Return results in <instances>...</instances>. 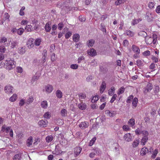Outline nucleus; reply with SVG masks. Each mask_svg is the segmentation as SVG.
I'll use <instances>...</instances> for the list:
<instances>
[{
  "label": "nucleus",
  "instance_id": "nucleus-55",
  "mask_svg": "<svg viewBox=\"0 0 160 160\" xmlns=\"http://www.w3.org/2000/svg\"><path fill=\"white\" fill-rule=\"evenodd\" d=\"M91 65L94 67L97 66V63L96 61L95 60H92L91 62Z\"/></svg>",
  "mask_w": 160,
  "mask_h": 160
},
{
  "label": "nucleus",
  "instance_id": "nucleus-1",
  "mask_svg": "<svg viewBox=\"0 0 160 160\" xmlns=\"http://www.w3.org/2000/svg\"><path fill=\"white\" fill-rule=\"evenodd\" d=\"M14 63L15 62L11 59L6 60L4 63L5 68L8 70L12 69L15 67Z\"/></svg>",
  "mask_w": 160,
  "mask_h": 160
},
{
  "label": "nucleus",
  "instance_id": "nucleus-9",
  "mask_svg": "<svg viewBox=\"0 0 160 160\" xmlns=\"http://www.w3.org/2000/svg\"><path fill=\"white\" fill-rule=\"evenodd\" d=\"M47 123L48 121L47 120L45 121L43 120H40L38 122L39 126L42 127H46L47 126Z\"/></svg>",
  "mask_w": 160,
  "mask_h": 160
},
{
  "label": "nucleus",
  "instance_id": "nucleus-33",
  "mask_svg": "<svg viewBox=\"0 0 160 160\" xmlns=\"http://www.w3.org/2000/svg\"><path fill=\"white\" fill-rule=\"evenodd\" d=\"M41 42V39L40 38L37 39L34 42V44L36 46H39Z\"/></svg>",
  "mask_w": 160,
  "mask_h": 160
},
{
  "label": "nucleus",
  "instance_id": "nucleus-64",
  "mask_svg": "<svg viewBox=\"0 0 160 160\" xmlns=\"http://www.w3.org/2000/svg\"><path fill=\"white\" fill-rule=\"evenodd\" d=\"M133 98V96L132 95L129 96L127 100V103H130L131 102V100Z\"/></svg>",
  "mask_w": 160,
  "mask_h": 160
},
{
  "label": "nucleus",
  "instance_id": "nucleus-23",
  "mask_svg": "<svg viewBox=\"0 0 160 160\" xmlns=\"http://www.w3.org/2000/svg\"><path fill=\"white\" fill-rule=\"evenodd\" d=\"M41 105L42 108H46L48 107V103L46 101H43L41 102Z\"/></svg>",
  "mask_w": 160,
  "mask_h": 160
},
{
  "label": "nucleus",
  "instance_id": "nucleus-11",
  "mask_svg": "<svg viewBox=\"0 0 160 160\" xmlns=\"http://www.w3.org/2000/svg\"><path fill=\"white\" fill-rule=\"evenodd\" d=\"M12 87L9 85L6 86L4 88V91L6 92L12 93Z\"/></svg>",
  "mask_w": 160,
  "mask_h": 160
},
{
  "label": "nucleus",
  "instance_id": "nucleus-10",
  "mask_svg": "<svg viewBox=\"0 0 160 160\" xmlns=\"http://www.w3.org/2000/svg\"><path fill=\"white\" fill-rule=\"evenodd\" d=\"M45 89L46 92L48 93H50L53 89V87L52 85L48 84L46 86Z\"/></svg>",
  "mask_w": 160,
  "mask_h": 160
},
{
  "label": "nucleus",
  "instance_id": "nucleus-56",
  "mask_svg": "<svg viewBox=\"0 0 160 160\" xmlns=\"http://www.w3.org/2000/svg\"><path fill=\"white\" fill-rule=\"evenodd\" d=\"M32 27L31 25H27L25 28V29L28 32H30L31 31V28Z\"/></svg>",
  "mask_w": 160,
  "mask_h": 160
},
{
  "label": "nucleus",
  "instance_id": "nucleus-47",
  "mask_svg": "<svg viewBox=\"0 0 160 160\" xmlns=\"http://www.w3.org/2000/svg\"><path fill=\"white\" fill-rule=\"evenodd\" d=\"M136 63L138 67H140L143 66V63L140 60L138 59L136 61Z\"/></svg>",
  "mask_w": 160,
  "mask_h": 160
},
{
  "label": "nucleus",
  "instance_id": "nucleus-19",
  "mask_svg": "<svg viewBox=\"0 0 160 160\" xmlns=\"http://www.w3.org/2000/svg\"><path fill=\"white\" fill-rule=\"evenodd\" d=\"M127 0H117L115 2V4L116 6L119 5L121 4L126 2Z\"/></svg>",
  "mask_w": 160,
  "mask_h": 160
},
{
  "label": "nucleus",
  "instance_id": "nucleus-8",
  "mask_svg": "<svg viewBox=\"0 0 160 160\" xmlns=\"http://www.w3.org/2000/svg\"><path fill=\"white\" fill-rule=\"evenodd\" d=\"M132 50L135 53L139 54L140 53V50L138 47L137 46L132 45Z\"/></svg>",
  "mask_w": 160,
  "mask_h": 160
},
{
  "label": "nucleus",
  "instance_id": "nucleus-14",
  "mask_svg": "<svg viewBox=\"0 0 160 160\" xmlns=\"http://www.w3.org/2000/svg\"><path fill=\"white\" fill-rule=\"evenodd\" d=\"M33 142V138L31 136L27 139V145L28 147H30Z\"/></svg>",
  "mask_w": 160,
  "mask_h": 160
},
{
  "label": "nucleus",
  "instance_id": "nucleus-22",
  "mask_svg": "<svg viewBox=\"0 0 160 160\" xmlns=\"http://www.w3.org/2000/svg\"><path fill=\"white\" fill-rule=\"evenodd\" d=\"M142 19L141 18H139L138 19H133L132 22V25H134L137 24L139 22L141 21Z\"/></svg>",
  "mask_w": 160,
  "mask_h": 160
},
{
  "label": "nucleus",
  "instance_id": "nucleus-35",
  "mask_svg": "<svg viewBox=\"0 0 160 160\" xmlns=\"http://www.w3.org/2000/svg\"><path fill=\"white\" fill-rule=\"evenodd\" d=\"M53 139V137L52 135H49L47 136L46 138V142H51Z\"/></svg>",
  "mask_w": 160,
  "mask_h": 160
},
{
  "label": "nucleus",
  "instance_id": "nucleus-32",
  "mask_svg": "<svg viewBox=\"0 0 160 160\" xmlns=\"http://www.w3.org/2000/svg\"><path fill=\"white\" fill-rule=\"evenodd\" d=\"M33 101V97L32 96H30L27 99L26 103L27 104H29L30 103L32 102Z\"/></svg>",
  "mask_w": 160,
  "mask_h": 160
},
{
  "label": "nucleus",
  "instance_id": "nucleus-26",
  "mask_svg": "<svg viewBox=\"0 0 160 160\" xmlns=\"http://www.w3.org/2000/svg\"><path fill=\"white\" fill-rule=\"evenodd\" d=\"M139 143V140H134L132 143V146L133 148H136L137 147Z\"/></svg>",
  "mask_w": 160,
  "mask_h": 160
},
{
  "label": "nucleus",
  "instance_id": "nucleus-37",
  "mask_svg": "<svg viewBox=\"0 0 160 160\" xmlns=\"http://www.w3.org/2000/svg\"><path fill=\"white\" fill-rule=\"evenodd\" d=\"M21 158V155L20 154H15L13 158V160H20Z\"/></svg>",
  "mask_w": 160,
  "mask_h": 160
},
{
  "label": "nucleus",
  "instance_id": "nucleus-44",
  "mask_svg": "<svg viewBox=\"0 0 160 160\" xmlns=\"http://www.w3.org/2000/svg\"><path fill=\"white\" fill-rule=\"evenodd\" d=\"M125 90V88L122 87H121L117 93L118 95H120L124 92Z\"/></svg>",
  "mask_w": 160,
  "mask_h": 160
},
{
  "label": "nucleus",
  "instance_id": "nucleus-36",
  "mask_svg": "<svg viewBox=\"0 0 160 160\" xmlns=\"http://www.w3.org/2000/svg\"><path fill=\"white\" fill-rule=\"evenodd\" d=\"M10 15L8 14V13L6 12L4 13V19H5V20H7L8 22L10 21Z\"/></svg>",
  "mask_w": 160,
  "mask_h": 160
},
{
  "label": "nucleus",
  "instance_id": "nucleus-46",
  "mask_svg": "<svg viewBox=\"0 0 160 160\" xmlns=\"http://www.w3.org/2000/svg\"><path fill=\"white\" fill-rule=\"evenodd\" d=\"M99 98V97L98 96H96L93 97L92 100V103L95 102L98 100Z\"/></svg>",
  "mask_w": 160,
  "mask_h": 160
},
{
  "label": "nucleus",
  "instance_id": "nucleus-38",
  "mask_svg": "<svg viewBox=\"0 0 160 160\" xmlns=\"http://www.w3.org/2000/svg\"><path fill=\"white\" fill-rule=\"evenodd\" d=\"M107 113L110 117H113L116 114V113L114 112L110 111L109 110H107Z\"/></svg>",
  "mask_w": 160,
  "mask_h": 160
},
{
  "label": "nucleus",
  "instance_id": "nucleus-63",
  "mask_svg": "<svg viewBox=\"0 0 160 160\" xmlns=\"http://www.w3.org/2000/svg\"><path fill=\"white\" fill-rule=\"evenodd\" d=\"M141 131H142L139 128H138L136 130L135 132L136 134L138 135L141 133Z\"/></svg>",
  "mask_w": 160,
  "mask_h": 160
},
{
  "label": "nucleus",
  "instance_id": "nucleus-6",
  "mask_svg": "<svg viewBox=\"0 0 160 160\" xmlns=\"http://www.w3.org/2000/svg\"><path fill=\"white\" fill-rule=\"evenodd\" d=\"M138 35L139 36L142 37L144 38V40L147 43V34L144 31H140L138 33Z\"/></svg>",
  "mask_w": 160,
  "mask_h": 160
},
{
  "label": "nucleus",
  "instance_id": "nucleus-51",
  "mask_svg": "<svg viewBox=\"0 0 160 160\" xmlns=\"http://www.w3.org/2000/svg\"><path fill=\"white\" fill-rule=\"evenodd\" d=\"M143 55L145 56H148L150 55V52L149 50H147L142 53Z\"/></svg>",
  "mask_w": 160,
  "mask_h": 160
},
{
  "label": "nucleus",
  "instance_id": "nucleus-39",
  "mask_svg": "<svg viewBox=\"0 0 160 160\" xmlns=\"http://www.w3.org/2000/svg\"><path fill=\"white\" fill-rule=\"evenodd\" d=\"M79 97L81 99H84L86 97V95L85 93H79L78 94Z\"/></svg>",
  "mask_w": 160,
  "mask_h": 160
},
{
  "label": "nucleus",
  "instance_id": "nucleus-43",
  "mask_svg": "<svg viewBox=\"0 0 160 160\" xmlns=\"http://www.w3.org/2000/svg\"><path fill=\"white\" fill-rule=\"evenodd\" d=\"M61 113L62 116L65 117L66 115L67 114V111L65 109H63L61 112Z\"/></svg>",
  "mask_w": 160,
  "mask_h": 160
},
{
  "label": "nucleus",
  "instance_id": "nucleus-42",
  "mask_svg": "<svg viewBox=\"0 0 160 160\" xmlns=\"http://www.w3.org/2000/svg\"><path fill=\"white\" fill-rule=\"evenodd\" d=\"M43 117L46 119H49L51 117V115L49 112H45L43 115Z\"/></svg>",
  "mask_w": 160,
  "mask_h": 160
},
{
  "label": "nucleus",
  "instance_id": "nucleus-53",
  "mask_svg": "<svg viewBox=\"0 0 160 160\" xmlns=\"http://www.w3.org/2000/svg\"><path fill=\"white\" fill-rule=\"evenodd\" d=\"M58 29L60 30H61L64 27V25L62 22H60L58 24Z\"/></svg>",
  "mask_w": 160,
  "mask_h": 160
},
{
  "label": "nucleus",
  "instance_id": "nucleus-45",
  "mask_svg": "<svg viewBox=\"0 0 160 160\" xmlns=\"http://www.w3.org/2000/svg\"><path fill=\"white\" fill-rule=\"evenodd\" d=\"M96 140V138L95 137L91 139V140H90V141L89 143V146H92L94 143L95 142Z\"/></svg>",
  "mask_w": 160,
  "mask_h": 160
},
{
  "label": "nucleus",
  "instance_id": "nucleus-15",
  "mask_svg": "<svg viewBox=\"0 0 160 160\" xmlns=\"http://www.w3.org/2000/svg\"><path fill=\"white\" fill-rule=\"evenodd\" d=\"M148 151V149L144 147L142 148L140 151V154L142 156L145 155L146 153Z\"/></svg>",
  "mask_w": 160,
  "mask_h": 160
},
{
  "label": "nucleus",
  "instance_id": "nucleus-20",
  "mask_svg": "<svg viewBox=\"0 0 160 160\" xmlns=\"http://www.w3.org/2000/svg\"><path fill=\"white\" fill-rule=\"evenodd\" d=\"M56 95L57 98H61L62 97V93L59 90H58L56 91Z\"/></svg>",
  "mask_w": 160,
  "mask_h": 160
},
{
  "label": "nucleus",
  "instance_id": "nucleus-48",
  "mask_svg": "<svg viewBox=\"0 0 160 160\" xmlns=\"http://www.w3.org/2000/svg\"><path fill=\"white\" fill-rule=\"evenodd\" d=\"M117 97V95L116 94H114L111 98V99L110 101V102L111 103H113L115 100L116 99Z\"/></svg>",
  "mask_w": 160,
  "mask_h": 160
},
{
  "label": "nucleus",
  "instance_id": "nucleus-30",
  "mask_svg": "<svg viewBox=\"0 0 160 160\" xmlns=\"http://www.w3.org/2000/svg\"><path fill=\"white\" fill-rule=\"evenodd\" d=\"M18 52L20 54H23L25 52V48L23 47L18 48Z\"/></svg>",
  "mask_w": 160,
  "mask_h": 160
},
{
  "label": "nucleus",
  "instance_id": "nucleus-21",
  "mask_svg": "<svg viewBox=\"0 0 160 160\" xmlns=\"http://www.w3.org/2000/svg\"><path fill=\"white\" fill-rule=\"evenodd\" d=\"M96 50L92 48L90 49L89 52H88V54L91 56H93L96 55Z\"/></svg>",
  "mask_w": 160,
  "mask_h": 160
},
{
  "label": "nucleus",
  "instance_id": "nucleus-31",
  "mask_svg": "<svg viewBox=\"0 0 160 160\" xmlns=\"http://www.w3.org/2000/svg\"><path fill=\"white\" fill-rule=\"evenodd\" d=\"M93 150L94 151V152H95V154H98V155H99L100 154L101 152V150L98 148H93Z\"/></svg>",
  "mask_w": 160,
  "mask_h": 160
},
{
  "label": "nucleus",
  "instance_id": "nucleus-52",
  "mask_svg": "<svg viewBox=\"0 0 160 160\" xmlns=\"http://www.w3.org/2000/svg\"><path fill=\"white\" fill-rule=\"evenodd\" d=\"M55 48V46L54 44H52L51 45L50 47V51L51 52H52Z\"/></svg>",
  "mask_w": 160,
  "mask_h": 160
},
{
  "label": "nucleus",
  "instance_id": "nucleus-27",
  "mask_svg": "<svg viewBox=\"0 0 160 160\" xmlns=\"http://www.w3.org/2000/svg\"><path fill=\"white\" fill-rule=\"evenodd\" d=\"M138 102V98H134L132 102V105L133 107V108H135L137 106Z\"/></svg>",
  "mask_w": 160,
  "mask_h": 160
},
{
  "label": "nucleus",
  "instance_id": "nucleus-13",
  "mask_svg": "<svg viewBox=\"0 0 160 160\" xmlns=\"http://www.w3.org/2000/svg\"><path fill=\"white\" fill-rule=\"evenodd\" d=\"M148 139V136L146 135L144 136L142 138L141 142V144L143 145H145L146 142H147Z\"/></svg>",
  "mask_w": 160,
  "mask_h": 160
},
{
  "label": "nucleus",
  "instance_id": "nucleus-3",
  "mask_svg": "<svg viewBox=\"0 0 160 160\" xmlns=\"http://www.w3.org/2000/svg\"><path fill=\"white\" fill-rule=\"evenodd\" d=\"M27 45L29 48H31L33 47L34 45V39L32 38H29L27 42Z\"/></svg>",
  "mask_w": 160,
  "mask_h": 160
},
{
  "label": "nucleus",
  "instance_id": "nucleus-25",
  "mask_svg": "<svg viewBox=\"0 0 160 160\" xmlns=\"http://www.w3.org/2000/svg\"><path fill=\"white\" fill-rule=\"evenodd\" d=\"M125 34L127 36L131 37H133L134 35V33L130 30L126 31Z\"/></svg>",
  "mask_w": 160,
  "mask_h": 160
},
{
  "label": "nucleus",
  "instance_id": "nucleus-60",
  "mask_svg": "<svg viewBox=\"0 0 160 160\" xmlns=\"http://www.w3.org/2000/svg\"><path fill=\"white\" fill-rule=\"evenodd\" d=\"M72 35V32H67L65 36V38L66 39H68Z\"/></svg>",
  "mask_w": 160,
  "mask_h": 160
},
{
  "label": "nucleus",
  "instance_id": "nucleus-18",
  "mask_svg": "<svg viewBox=\"0 0 160 160\" xmlns=\"http://www.w3.org/2000/svg\"><path fill=\"white\" fill-rule=\"evenodd\" d=\"M80 36L79 34H75L73 36V40L75 42H78L79 40Z\"/></svg>",
  "mask_w": 160,
  "mask_h": 160
},
{
  "label": "nucleus",
  "instance_id": "nucleus-2",
  "mask_svg": "<svg viewBox=\"0 0 160 160\" xmlns=\"http://www.w3.org/2000/svg\"><path fill=\"white\" fill-rule=\"evenodd\" d=\"M153 88L152 85L150 83H148L146 87L144 88V93L145 94H147L148 92H150Z\"/></svg>",
  "mask_w": 160,
  "mask_h": 160
},
{
  "label": "nucleus",
  "instance_id": "nucleus-58",
  "mask_svg": "<svg viewBox=\"0 0 160 160\" xmlns=\"http://www.w3.org/2000/svg\"><path fill=\"white\" fill-rule=\"evenodd\" d=\"M7 41V38L5 37H3L0 39V43H4Z\"/></svg>",
  "mask_w": 160,
  "mask_h": 160
},
{
  "label": "nucleus",
  "instance_id": "nucleus-41",
  "mask_svg": "<svg viewBox=\"0 0 160 160\" xmlns=\"http://www.w3.org/2000/svg\"><path fill=\"white\" fill-rule=\"evenodd\" d=\"M101 30L103 32H104L105 34L106 33V30L105 26L102 23L101 24Z\"/></svg>",
  "mask_w": 160,
  "mask_h": 160
},
{
  "label": "nucleus",
  "instance_id": "nucleus-57",
  "mask_svg": "<svg viewBox=\"0 0 160 160\" xmlns=\"http://www.w3.org/2000/svg\"><path fill=\"white\" fill-rule=\"evenodd\" d=\"M122 128L123 130L126 131H128L130 130V128L127 125H124L122 127Z\"/></svg>",
  "mask_w": 160,
  "mask_h": 160
},
{
  "label": "nucleus",
  "instance_id": "nucleus-34",
  "mask_svg": "<svg viewBox=\"0 0 160 160\" xmlns=\"http://www.w3.org/2000/svg\"><path fill=\"white\" fill-rule=\"evenodd\" d=\"M95 42L94 40L93 39H90L88 41V43L87 42L88 45L89 47H92Z\"/></svg>",
  "mask_w": 160,
  "mask_h": 160
},
{
  "label": "nucleus",
  "instance_id": "nucleus-29",
  "mask_svg": "<svg viewBox=\"0 0 160 160\" xmlns=\"http://www.w3.org/2000/svg\"><path fill=\"white\" fill-rule=\"evenodd\" d=\"M128 124L131 127L134 126L135 124L134 119L132 118L130 119L128 122Z\"/></svg>",
  "mask_w": 160,
  "mask_h": 160
},
{
  "label": "nucleus",
  "instance_id": "nucleus-54",
  "mask_svg": "<svg viewBox=\"0 0 160 160\" xmlns=\"http://www.w3.org/2000/svg\"><path fill=\"white\" fill-rule=\"evenodd\" d=\"M94 78L93 76H92L91 75L88 76L86 78V81L88 82H90L91 80L93 79Z\"/></svg>",
  "mask_w": 160,
  "mask_h": 160
},
{
  "label": "nucleus",
  "instance_id": "nucleus-61",
  "mask_svg": "<svg viewBox=\"0 0 160 160\" xmlns=\"http://www.w3.org/2000/svg\"><path fill=\"white\" fill-rule=\"evenodd\" d=\"M5 48L3 46H0V52L2 53H4L5 52Z\"/></svg>",
  "mask_w": 160,
  "mask_h": 160
},
{
  "label": "nucleus",
  "instance_id": "nucleus-50",
  "mask_svg": "<svg viewBox=\"0 0 160 160\" xmlns=\"http://www.w3.org/2000/svg\"><path fill=\"white\" fill-rule=\"evenodd\" d=\"M70 67L73 69H77L78 68V65L76 64H72L70 65Z\"/></svg>",
  "mask_w": 160,
  "mask_h": 160
},
{
  "label": "nucleus",
  "instance_id": "nucleus-17",
  "mask_svg": "<svg viewBox=\"0 0 160 160\" xmlns=\"http://www.w3.org/2000/svg\"><path fill=\"white\" fill-rule=\"evenodd\" d=\"M115 88L114 87H112L108 90V94L109 96H111L115 92Z\"/></svg>",
  "mask_w": 160,
  "mask_h": 160
},
{
  "label": "nucleus",
  "instance_id": "nucleus-28",
  "mask_svg": "<svg viewBox=\"0 0 160 160\" xmlns=\"http://www.w3.org/2000/svg\"><path fill=\"white\" fill-rule=\"evenodd\" d=\"M17 95L16 94H14L10 98L9 100L12 102L15 101L17 99Z\"/></svg>",
  "mask_w": 160,
  "mask_h": 160
},
{
  "label": "nucleus",
  "instance_id": "nucleus-24",
  "mask_svg": "<svg viewBox=\"0 0 160 160\" xmlns=\"http://www.w3.org/2000/svg\"><path fill=\"white\" fill-rule=\"evenodd\" d=\"M39 76H40L38 75L37 73H36L33 76L31 82L33 83L35 81L37 80L38 79Z\"/></svg>",
  "mask_w": 160,
  "mask_h": 160
},
{
  "label": "nucleus",
  "instance_id": "nucleus-59",
  "mask_svg": "<svg viewBox=\"0 0 160 160\" xmlns=\"http://www.w3.org/2000/svg\"><path fill=\"white\" fill-rule=\"evenodd\" d=\"M155 64L154 63H152L149 66V68L150 69L154 70L155 68Z\"/></svg>",
  "mask_w": 160,
  "mask_h": 160
},
{
  "label": "nucleus",
  "instance_id": "nucleus-40",
  "mask_svg": "<svg viewBox=\"0 0 160 160\" xmlns=\"http://www.w3.org/2000/svg\"><path fill=\"white\" fill-rule=\"evenodd\" d=\"M18 44V42L17 41H13L11 43V47L12 48H13L17 46Z\"/></svg>",
  "mask_w": 160,
  "mask_h": 160
},
{
  "label": "nucleus",
  "instance_id": "nucleus-49",
  "mask_svg": "<svg viewBox=\"0 0 160 160\" xmlns=\"http://www.w3.org/2000/svg\"><path fill=\"white\" fill-rule=\"evenodd\" d=\"M24 32V29L22 28H20L17 30V33L19 35H21Z\"/></svg>",
  "mask_w": 160,
  "mask_h": 160
},
{
  "label": "nucleus",
  "instance_id": "nucleus-7",
  "mask_svg": "<svg viewBox=\"0 0 160 160\" xmlns=\"http://www.w3.org/2000/svg\"><path fill=\"white\" fill-rule=\"evenodd\" d=\"M89 123L87 122H81L79 125V127L82 129L87 128L89 126Z\"/></svg>",
  "mask_w": 160,
  "mask_h": 160
},
{
  "label": "nucleus",
  "instance_id": "nucleus-5",
  "mask_svg": "<svg viewBox=\"0 0 160 160\" xmlns=\"http://www.w3.org/2000/svg\"><path fill=\"white\" fill-rule=\"evenodd\" d=\"M82 148L80 147H76L74 149V156L76 157L81 153Z\"/></svg>",
  "mask_w": 160,
  "mask_h": 160
},
{
  "label": "nucleus",
  "instance_id": "nucleus-12",
  "mask_svg": "<svg viewBox=\"0 0 160 160\" xmlns=\"http://www.w3.org/2000/svg\"><path fill=\"white\" fill-rule=\"evenodd\" d=\"M51 29V23H50L49 22L47 23L45 26V31L47 32H49L50 31Z\"/></svg>",
  "mask_w": 160,
  "mask_h": 160
},
{
  "label": "nucleus",
  "instance_id": "nucleus-16",
  "mask_svg": "<svg viewBox=\"0 0 160 160\" xmlns=\"http://www.w3.org/2000/svg\"><path fill=\"white\" fill-rule=\"evenodd\" d=\"M78 106L79 109L84 110L86 108V105L84 103H81L78 104Z\"/></svg>",
  "mask_w": 160,
  "mask_h": 160
},
{
  "label": "nucleus",
  "instance_id": "nucleus-4",
  "mask_svg": "<svg viewBox=\"0 0 160 160\" xmlns=\"http://www.w3.org/2000/svg\"><path fill=\"white\" fill-rule=\"evenodd\" d=\"M132 137L130 133L126 134L124 136V140L126 142H129L132 141Z\"/></svg>",
  "mask_w": 160,
  "mask_h": 160
},
{
  "label": "nucleus",
  "instance_id": "nucleus-62",
  "mask_svg": "<svg viewBox=\"0 0 160 160\" xmlns=\"http://www.w3.org/2000/svg\"><path fill=\"white\" fill-rule=\"evenodd\" d=\"M155 62H158V59L154 56H152L151 58Z\"/></svg>",
  "mask_w": 160,
  "mask_h": 160
}]
</instances>
